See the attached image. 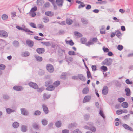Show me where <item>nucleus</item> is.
<instances>
[{
  "label": "nucleus",
  "mask_w": 133,
  "mask_h": 133,
  "mask_svg": "<svg viewBox=\"0 0 133 133\" xmlns=\"http://www.w3.org/2000/svg\"><path fill=\"white\" fill-rule=\"evenodd\" d=\"M113 62L112 59L111 58H106L103 62V64L108 66L111 65Z\"/></svg>",
  "instance_id": "f257e3e1"
},
{
  "label": "nucleus",
  "mask_w": 133,
  "mask_h": 133,
  "mask_svg": "<svg viewBox=\"0 0 133 133\" xmlns=\"http://www.w3.org/2000/svg\"><path fill=\"white\" fill-rule=\"evenodd\" d=\"M46 68L48 71L50 73H52L54 71L53 66L50 64H49L47 65Z\"/></svg>",
  "instance_id": "f03ea898"
},
{
  "label": "nucleus",
  "mask_w": 133,
  "mask_h": 133,
  "mask_svg": "<svg viewBox=\"0 0 133 133\" xmlns=\"http://www.w3.org/2000/svg\"><path fill=\"white\" fill-rule=\"evenodd\" d=\"M8 36L7 32L4 30H0V37L4 38H6Z\"/></svg>",
  "instance_id": "7ed1b4c3"
},
{
  "label": "nucleus",
  "mask_w": 133,
  "mask_h": 133,
  "mask_svg": "<svg viewBox=\"0 0 133 133\" xmlns=\"http://www.w3.org/2000/svg\"><path fill=\"white\" fill-rule=\"evenodd\" d=\"M16 28L19 29V30H22L26 32H30L31 33H33V32L32 31H31L30 30H29L28 29L26 28H23L21 27L18 26H16Z\"/></svg>",
  "instance_id": "20e7f679"
},
{
  "label": "nucleus",
  "mask_w": 133,
  "mask_h": 133,
  "mask_svg": "<svg viewBox=\"0 0 133 133\" xmlns=\"http://www.w3.org/2000/svg\"><path fill=\"white\" fill-rule=\"evenodd\" d=\"M20 110L21 113L23 115L27 116L29 114V112L27 110L24 108L21 109Z\"/></svg>",
  "instance_id": "39448f33"
},
{
  "label": "nucleus",
  "mask_w": 133,
  "mask_h": 133,
  "mask_svg": "<svg viewBox=\"0 0 133 133\" xmlns=\"http://www.w3.org/2000/svg\"><path fill=\"white\" fill-rule=\"evenodd\" d=\"M13 89L17 91H21L23 89V87L22 86H15L13 87Z\"/></svg>",
  "instance_id": "423d86ee"
},
{
  "label": "nucleus",
  "mask_w": 133,
  "mask_h": 133,
  "mask_svg": "<svg viewBox=\"0 0 133 133\" xmlns=\"http://www.w3.org/2000/svg\"><path fill=\"white\" fill-rule=\"evenodd\" d=\"M26 44L30 47H32L34 45V42L33 41L30 40H27L26 41Z\"/></svg>",
  "instance_id": "0eeeda50"
},
{
  "label": "nucleus",
  "mask_w": 133,
  "mask_h": 133,
  "mask_svg": "<svg viewBox=\"0 0 133 133\" xmlns=\"http://www.w3.org/2000/svg\"><path fill=\"white\" fill-rule=\"evenodd\" d=\"M28 85L30 87L35 89H36L38 88V86L37 84L36 83H33L32 82H31L29 83Z\"/></svg>",
  "instance_id": "6e6552de"
},
{
  "label": "nucleus",
  "mask_w": 133,
  "mask_h": 133,
  "mask_svg": "<svg viewBox=\"0 0 133 133\" xmlns=\"http://www.w3.org/2000/svg\"><path fill=\"white\" fill-rule=\"evenodd\" d=\"M122 126L126 130L131 131H133V129L131 127L125 124H122Z\"/></svg>",
  "instance_id": "1a4fd4ad"
},
{
  "label": "nucleus",
  "mask_w": 133,
  "mask_h": 133,
  "mask_svg": "<svg viewBox=\"0 0 133 133\" xmlns=\"http://www.w3.org/2000/svg\"><path fill=\"white\" fill-rule=\"evenodd\" d=\"M108 89L107 86H104L103 87L102 91V93L104 95H106L108 92Z\"/></svg>",
  "instance_id": "9d476101"
},
{
  "label": "nucleus",
  "mask_w": 133,
  "mask_h": 133,
  "mask_svg": "<svg viewBox=\"0 0 133 133\" xmlns=\"http://www.w3.org/2000/svg\"><path fill=\"white\" fill-rule=\"evenodd\" d=\"M78 76L80 80L84 82L86 80L85 77L82 74H79L78 75Z\"/></svg>",
  "instance_id": "9b49d317"
},
{
  "label": "nucleus",
  "mask_w": 133,
  "mask_h": 133,
  "mask_svg": "<svg viewBox=\"0 0 133 133\" xmlns=\"http://www.w3.org/2000/svg\"><path fill=\"white\" fill-rule=\"evenodd\" d=\"M91 98V97L90 96L88 95L85 96L83 101V103H85L89 102Z\"/></svg>",
  "instance_id": "f8f14e48"
},
{
  "label": "nucleus",
  "mask_w": 133,
  "mask_h": 133,
  "mask_svg": "<svg viewBox=\"0 0 133 133\" xmlns=\"http://www.w3.org/2000/svg\"><path fill=\"white\" fill-rule=\"evenodd\" d=\"M56 3L57 5L59 7H62L63 6V0H56Z\"/></svg>",
  "instance_id": "ddd939ff"
},
{
  "label": "nucleus",
  "mask_w": 133,
  "mask_h": 133,
  "mask_svg": "<svg viewBox=\"0 0 133 133\" xmlns=\"http://www.w3.org/2000/svg\"><path fill=\"white\" fill-rule=\"evenodd\" d=\"M36 52L39 54H42L45 51V50L43 48H39L36 50Z\"/></svg>",
  "instance_id": "4468645a"
},
{
  "label": "nucleus",
  "mask_w": 133,
  "mask_h": 133,
  "mask_svg": "<svg viewBox=\"0 0 133 133\" xmlns=\"http://www.w3.org/2000/svg\"><path fill=\"white\" fill-rule=\"evenodd\" d=\"M43 110L45 114H48L49 112L48 109L47 107L44 104L42 105Z\"/></svg>",
  "instance_id": "2eb2a0df"
},
{
  "label": "nucleus",
  "mask_w": 133,
  "mask_h": 133,
  "mask_svg": "<svg viewBox=\"0 0 133 133\" xmlns=\"http://www.w3.org/2000/svg\"><path fill=\"white\" fill-rule=\"evenodd\" d=\"M76 3H77L80 4V5H79L78 7V8L79 9H80L81 7H83L85 6V4L84 3L81 1L77 0L76 1Z\"/></svg>",
  "instance_id": "dca6fc26"
},
{
  "label": "nucleus",
  "mask_w": 133,
  "mask_h": 133,
  "mask_svg": "<svg viewBox=\"0 0 133 133\" xmlns=\"http://www.w3.org/2000/svg\"><path fill=\"white\" fill-rule=\"evenodd\" d=\"M125 91L126 92V95L127 96H129L131 95V91L130 89L129 88L125 89Z\"/></svg>",
  "instance_id": "f3484780"
},
{
  "label": "nucleus",
  "mask_w": 133,
  "mask_h": 133,
  "mask_svg": "<svg viewBox=\"0 0 133 133\" xmlns=\"http://www.w3.org/2000/svg\"><path fill=\"white\" fill-rule=\"evenodd\" d=\"M115 35H116L119 38L121 39V37L122 35V34L120 32V31L118 30L115 31Z\"/></svg>",
  "instance_id": "a211bd4d"
},
{
  "label": "nucleus",
  "mask_w": 133,
  "mask_h": 133,
  "mask_svg": "<svg viewBox=\"0 0 133 133\" xmlns=\"http://www.w3.org/2000/svg\"><path fill=\"white\" fill-rule=\"evenodd\" d=\"M21 131L23 132H24L27 131V127L25 125H22L21 126Z\"/></svg>",
  "instance_id": "6ab92c4d"
},
{
  "label": "nucleus",
  "mask_w": 133,
  "mask_h": 133,
  "mask_svg": "<svg viewBox=\"0 0 133 133\" xmlns=\"http://www.w3.org/2000/svg\"><path fill=\"white\" fill-rule=\"evenodd\" d=\"M3 98L5 100H9L10 98V97L9 95L6 94H4L3 96Z\"/></svg>",
  "instance_id": "aec40b11"
},
{
  "label": "nucleus",
  "mask_w": 133,
  "mask_h": 133,
  "mask_svg": "<svg viewBox=\"0 0 133 133\" xmlns=\"http://www.w3.org/2000/svg\"><path fill=\"white\" fill-rule=\"evenodd\" d=\"M77 125V124L76 123H72L69 125L68 128H72L76 127Z\"/></svg>",
  "instance_id": "412c9836"
},
{
  "label": "nucleus",
  "mask_w": 133,
  "mask_h": 133,
  "mask_svg": "<svg viewBox=\"0 0 133 133\" xmlns=\"http://www.w3.org/2000/svg\"><path fill=\"white\" fill-rule=\"evenodd\" d=\"M44 3L43 0H37V5L42 6Z\"/></svg>",
  "instance_id": "4be33fe9"
},
{
  "label": "nucleus",
  "mask_w": 133,
  "mask_h": 133,
  "mask_svg": "<svg viewBox=\"0 0 133 133\" xmlns=\"http://www.w3.org/2000/svg\"><path fill=\"white\" fill-rule=\"evenodd\" d=\"M45 14L48 16L51 17L53 15L54 13L51 11H48L45 12Z\"/></svg>",
  "instance_id": "5701e85b"
},
{
  "label": "nucleus",
  "mask_w": 133,
  "mask_h": 133,
  "mask_svg": "<svg viewBox=\"0 0 133 133\" xmlns=\"http://www.w3.org/2000/svg\"><path fill=\"white\" fill-rule=\"evenodd\" d=\"M55 89V87L52 85H50L47 87L46 90L48 91H53Z\"/></svg>",
  "instance_id": "b1692460"
},
{
  "label": "nucleus",
  "mask_w": 133,
  "mask_h": 133,
  "mask_svg": "<svg viewBox=\"0 0 133 133\" xmlns=\"http://www.w3.org/2000/svg\"><path fill=\"white\" fill-rule=\"evenodd\" d=\"M30 55V53L28 51L23 52L21 54V56L23 57H27Z\"/></svg>",
  "instance_id": "393cba45"
},
{
  "label": "nucleus",
  "mask_w": 133,
  "mask_h": 133,
  "mask_svg": "<svg viewBox=\"0 0 133 133\" xmlns=\"http://www.w3.org/2000/svg\"><path fill=\"white\" fill-rule=\"evenodd\" d=\"M66 22L67 24L70 25L72 24L73 21L72 20L69 18L66 19Z\"/></svg>",
  "instance_id": "a878e982"
},
{
  "label": "nucleus",
  "mask_w": 133,
  "mask_h": 133,
  "mask_svg": "<svg viewBox=\"0 0 133 133\" xmlns=\"http://www.w3.org/2000/svg\"><path fill=\"white\" fill-rule=\"evenodd\" d=\"M52 83L51 81H48L45 82V85L46 87H48L52 84Z\"/></svg>",
  "instance_id": "bb28decb"
},
{
  "label": "nucleus",
  "mask_w": 133,
  "mask_h": 133,
  "mask_svg": "<svg viewBox=\"0 0 133 133\" xmlns=\"http://www.w3.org/2000/svg\"><path fill=\"white\" fill-rule=\"evenodd\" d=\"M6 112L8 114H10L11 113L15 112V110L10 108H7L6 109Z\"/></svg>",
  "instance_id": "cd10ccee"
},
{
  "label": "nucleus",
  "mask_w": 133,
  "mask_h": 133,
  "mask_svg": "<svg viewBox=\"0 0 133 133\" xmlns=\"http://www.w3.org/2000/svg\"><path fill=\"white\" fill-rule=\"evenodd\" d=\"M43 98L44 99H47L49 98L51 96L50 94L48 95L46 93H44L43 95Z\"/></svg>",
  "instance_id": "c85d7f7f"
},
{
  "label": "nucleus",
  "mask_w": 133,
  "mask_h": 133,
  "mask_svg": "<svg viewBox=\"0 0 133 133\" xmlns=\"http://www.w3.org/2000/svg\"><path fill=\"white\" fill-rule=\"evenodd\" d=\"M13 44L15 47H18L19 46V43L17 41H14L13 42Z\"/></svg>",
  "instance_id": "c756f323"
},
{
  "label": "nucleus",
  "mask_w": 133,
  "mask_h": 133,
  "mask_svg": "<svg viewBox=\"0 0 133 133\" xmlns=\"http://www.w3.org/2000/svg\"><path fill=\"white\" fill-rule=\"evenodd\" d=\"M65 42L67 44H69L71 46H72L74 44V43L72 40L69 41L65 40Z\"/></svg>",
  "instance_id": "7c9ffc66"
},
{
  "label": "nucleus",
  "mask_w": 133,
  "mask_h": 133,
  "mask_svg": "<svg viewBox=\"0 0 133 133\" xmlns=\"http://www.w3.org/2000/svg\"><path fill=\"white\" fill-rule=\"evenodd\" d=\"M89 91V89L88 87H85L83 89L82 92L84 94L87 93Z\"/></svg>",
  "instance_id": "2f4dec72"
},
{
  "label": "nucleus",
  "mask_w": 133,
  "mask_h": 133,
  "mask_svg": "<svg viewBox=\"0 0 133 133\" xmlns=\"http://www.w3.org/2000/svg\"><path fill=\"white\" fill-rule=\"evenodd\" d=\"M121 106L123 108H126L128 106V103L127 102H123L122 103Z\"/></svg>",
  "instance_id": "473e14b6"
},
{
  "label": "nucleus",
  "mask_w": 133,
  "mask_h": 133,
  "mask_svg": "<svg viewBox=\"0 0 133 133\" xmlns=\"http://www.w3.org/2000/svg\"><path fill=\"white\" fill-rule=\"evenodd\" d=\"M55 125L57 127L59 128L61 125V121H59L55 123Z\"/></svg>",
  "instance_id": "72a5a7b5"
},
{
  "label": "nucleus",
  "mask_w": 133,
  "mask_h": 133,
  "mask_svg": "<svg viewBox=\"0 0 133 133\" xmlns=\"http://www.w3.org/2000/svg\"><path fill=\"white\" fill-rule=\"evenodd\" d=\"M74 34L76 36H77L78 38L81 37L82 36V35L81 34L77 31H75L74 32Z\"/></svg>",
  "instance_id": "f704fd0d"
},
{
  "label": "nucleus",
  "mask_w": 133,
  "mask_h": 133,
  "mask_svg": "<svg viewBox=\"0 0 133 133\" xmlns=\"http://www.w3.org/2000/svg\"><path fill=\"white\" fill-rule=\"evenodd\" d=\"M66 74L65 73H63L62 74L61 77V79H66Z\"/></svg>",
  "instance_id": "c9c22d12"
},
{
  "label": "nucleus",
  "mask_w": 133,
  "mask_h": 133,
  "mask_svg": "<svg viewBox=\"0 0 133 133\" xmlns=\"http://www.w3.org/2000/svg\"><path fill=\"white\" fill-rule=\"evenodd\" d=\"M41 43L47 46H49L51 45L50 43L49 42H41Z\"/></svg>",
  "instance_id": "e433bc0d"
},
{
  "label": "nucleus",
  "mask_w": 133,
  "mask_h": 133,
  "mask_svg": "<svg viewBox=\"0 0 133 133\" xmlns=\"http://www.w3.org/2000/svg\"><path fill=\"white\" fill-rule=\"evenodd\" d=\"M32 126L34 128L36 129H38L39 128V126L38 124L36 123H34L32 125Z\"/></svg>",
  "instance_id": "4c0bfd02"
},
{
  "label": "nucleus",
  "mask_w": 133,
  "mask_h": 133,
  "mask_svg": "<svg viewBox=\"0 0 133 133\" xmlns=\"http://www.w3.org/2000/svg\"><path fill=\"white\" fill-rule=\"evenodd\" d=\"M13 127L15 128H17L19 126V123L17 122H14L12 124Z\"/></svg>",
  "instance_id": "58836bf2"
},
{
  "label": "nucleus",
  "mask_w": 133,
  "mask_h": 133,
  "mask_svg": "<svg viewBox=\"0 0 133 133\" xmlns=\"http://www.w3.org/2000/svg\"><path fill=\"white\" fill-rule=\"evenodd\" d=\"M84 119L86 120H88L90 117V115L88 114H86L84 116Z\"/></svg>",
  "instance_id": "ea45409f"
},
{
  "label": "nucleus",
  "mask_w": 133,
  "mask_h": 133,
  "mask_svg": "<svg viewBox=\"0 0 133 133\" xmlns=\"http://www.w3.org/2000/svg\"><path fill=\"white\" fill-rule=\"evenodd\" d=\"M60 84V82L59 81H55L53 83V85L55 87H57Z\"/></svg>",
  "instance_id": "a19ab883"
},
{
  "label": "nucleus",
  "mask_w": 133,
  "mask_h": 133,
  "mask_svg": "<svg viewBox=\"0 0 133 133\" xmlns=\"http://www.w3.org/2000/svg\"><path fill=\"white\" fill-rule=\"evenodd\" d=\"M93 44L94 43L91 40H90L87 43L85 44V45L86 46H88Z\"/></svg>",
  "instance_id": "79ce46f5"
},
{
  "label": "nucleus",
  "mask_w": 133,
  "mask_h": 133,
  "mask_svg": "<svg viewBox=\"0 0 133 133\" xmlns=\"http://www.w3.org/2000/svg\"><path fill=\"white\" fill-rule=\"evenodd\" d=\"M35 57L37 61L41 62L42 60V58L40 56H36Z\"/></svg>",
  "instance_id": "37998d69"
},
{
  "label": "nucleus",
  "mask_w": 133,
  "mask_h": 133,
  "mask_svg": "<svg viewBox=\"0 0 133 133\" xmlns=\"http://www.w3.org/2000/svg\"><path fill=\"white\" fill-rule=\"evenodd\" d=\"M8 18V16L6 14H3L2 16V18L3 20H5L7 19Z\"/></svg>",
  "instance_id": "c03bdc74"
},
{
  "label": "nucleus",
  "mask_w": 133,
  "mask_h": 133,
  "mask_svg": "<svg viewBox=\"0 0 133 133\" xmlns=\"http://www.w3.org/2000/svg\"><path fill=\"white\" fill-rule=\"evenodd\" d=\"M42 124L44 126L46 125L47 124L48 121H47L45 119H43L42 121Z\"/></svg>",
  "instance_id": "a18cd8bd"
},
{
  "label": "nucleus",
  "mask_w": 133,
  "mask_h": 133,
  "mask_svg": "<svg viewBox=\"0 0 133 133\" xmlns=\"http://www.w3.org/2000/svg\"><path fill=\"white\" fill-rule=\"evenodd\" d=\"M41 114V112L39 110H37L34 112V114L35 115L38 116L40 115Z\"/></svg>",
  "instance_id": "49530a36"
},
{
  "label": "nucleus",
  "mask_w": 133,
  "mask_h": 133,
  "mask_svg": "<svg viewBox=\"0 0 133 133\" xmlns=\"http://www.w3.org/2000/svg\"><path fill=\"white\" fill-rule=\"evenodd\" d=\"M43 21L45 23H47L49 22V19L48 18L46 17H44L43 18Z\"/></svg>",
  "instance_id": "de8ad7c7"
},
{
  "label": "nucleus",
  "mask_w": 133,
  "mask_h": 133,
  "mask_svg": "<svg viewBox=\"0 0 133 133\" xmlns=\"http://www.w3.org/2000/svg\"><path fill=\"white\" fill-rule=\"evenodd\" d=\"M81 21L83 24H87L88 23V21L84 18H82L81 19Z\"/></svg>",
  "instance_id": "09e8293b"
},
{
  "label": "nucleus",
  "mask_w": 133,
  "mask_h": 133,
  "mask_svg": "<svg viewBox=\"0 0 133 133\" xmlns=\"http://www.w3.org/2000/svg\"><path fill=\"white\" fill-rule=\"evenodd\" d=\"M125 82L128 84H132V81H130L129 79H127L125 80Z\"/></svg>",
  "instance_id": "8fccbe9b"
},
{
  "label": "nucleus",
  "mask_w": 133,
  "mask_h": 133,
  "mask_svg": "<svg viewBox=\"0 0 133 133\" xmlns=\"http://www.w3.org/2000/svg\"><path fill=\"white\" fill-rule=\"evenodd\" d=\"M101 68L105 71H106L107 70V68L106 66L103 65L101 66Z\"/></svg>",
  "instance_id": "3c124183"
},
{
  "label": "nucleus",
  "mask_w": 133,
  "mask_h": 133,
  "mask_svg": "<svg viewBox=\"0 0 133 133\" xmlns=\"http://www.w3.org/2000/svg\"><path fill=\"white\" fill-rule=\"evenodd\" d=\"M125 100V99L123 97L119 98L118 99V101L119 102H121L124 101Z\"/></svg>",
  "instance_id": "603ef678"
},
{
  "label": "nucleus",
  "mask_w": 133,
  "mask_h": 133,
  "mask_svg": "<svg viewBox=\"0 0 133 133\" xmlns=\"http://www.w3.org/2000/svg\"><path fill=\"white\" fill-rule=\"evenodd\" d=\"M6 66L4 65L0 64V69L3 70L5 68Z\"/></svg>",
  "instance_id": "864d4df0"
},
{
  "label": "nucleus",
  "mask_w": 133,
  "mask_h": 133,
  "mask_svg": "<svg viewBox=\"0 0 133 133\" xmlns=\"http://www.w3.org/2000/svg\"><path fill=\"white\" fill-rule=\"evenodd\" d=\"M96 128L94 126L90 127V130L92 132H95L96 131Z\"/></svg>",
  "instance_id": "5fc2aeb1"
},
{
  "label": "nucleus",
  "mask_w": 133,
  "mask_h": 133,
  "mask_svg": "<svg viewBox=\"0 0 133 133\" xmlns=\"http://www.w3.org/2000/svg\"><path fill=\"white\" fill-rule=\"evenodd\" d=\"M86 41V38H81V43L83 44H85Z\"/></svg>",
  "instance_id": "6e6d98bb"
},
{
  "label": "nucleus",
  "mask_w": 133,
  "mask_h": 133,
  "mask_svg": "<svg viewBox=\"0 0 133 133\" xmlns=\"http://www.w3.org/2000/svg\"><path fill=\"white\" fill-rule=\"evenodd\" d=\"M87 74L88 78L89 79L90 78V77H91V75L90 71H87Z\"/></svg>",
  "instance_id": "4d7b16f0"
},
{
  "label": "nucleus",
  "mask_w": 133,
  "mask_h": 133,
  "mask_svg": "<svg viewBox=\"0 0 133 133\" xmlns=\"http://www.w3.org/2000/svg\"><path fill=\"white\" fill-rule=\"evenodd\" d=\"M68 54L70 55H76L75 52L72 51H69Z\"/></svg>",
  "instance_id": "13d9d810"
},
{
  "label": "nucleus",
  "mask_w": 133,
  "mask_h": 133,
  "mask_svg": "<svg viewBox=\"0 0 133 133\" xmlns=\"http://www.w3.org/2000/svg\"><path fill=\"white\" fill-rule=\"evenodd\" d=\"M29 24L30 25V26L31 27H33L34 28H36V25L34 23L32 22L30 23Z\"/></svg>",
  "instance_id": "bf43d9fd"
},
{
  "label": "nucleus",
  "mask_w": 133,
  "mask_h": 133,
  "mask_svg": "<svg viewBox=\"0 0 133 133\" xmlns=\"http://www.w3.org/2000/svg\"><path fill=\"white\" fill-rule=\"evenodd\" d=\"M50 5V3L49 2H47L44 4L43 7H44L48 8L49 7Z\"/></svg>",
  "instance_id": "052dcab7"
},
{
  "label": "nucleus",
  "mask_w": 133,
  "mask_h": 133,
  "mask_svg": "<svg viewBox=\"0 0 133 133\" xmlns=\"http://www.w3.org/2000/svg\"><path fill=\"white\" fill-rule=\"evenodd\" d=\"M103 49L104 52L105 53L108 52L109 51V49L108 48H105L104 46L103 48Z\"/></svg>",
  "instance_id": "680f3d73"
},
{
  "label": "nucleus",
  "mask_w": 133,
  "mask_h": 133,
  "mask_svg": "<svg viewBox=\"0 0 133 133\" xmlns=\"http://www.w3.org/2000/svg\"><path fill=\"white\" fill-rule=\"evenodd\" d=\"M37 9V7L35 6L32 8L31 9L30 11L31 12H35L36 11Z\"/></svg>",
  "instance_id": "e2e57ef3"
},
{
  "label": "nucleus",
  "mask_w": 133,
  "mask_h": 133,
  "mask_svg": "<svg viewBox=\"0 0 133 133\" xmlns=\"http://www.w3.org/2000/svg\"><path fill=\"white\" fill-rule=\"evenodd\" d=\"M99 114L101 116H102L103 118L104 119L105 118V116H104V114L103 113V111L101 110H100L99 111Z\"/></svg>",
  "instance_id": "0e129e2a"
},
{
  "label": "nucleus",
  "mask_w": 133,
  "mask_h": 133,
  "mask_svg": "<svg viewBox=\"0 0 133 133\" xmlns=\"http://www.w3.org/2000/svg\"><path fill=\"white\" fill-rule=\"evenodd\" d=\"M91 68L93 71L94 72L97 70V67L96 65H92Z\"/></svg>",
  "instance_id": "69168bd1"
},
{
  "label": "nucleus",
  "mask_w": 133,
  "mask_h": 133,
  "mask_svg": "<svg viewBox=\"0 0 133 133\" xmlns=\"http://www.w3.org/2000/svg\"><path fill=\"white\" fill-rule=\"evenodd\" d=\"M73 133H82L81 131H80L78 129H77L74 130L73 131Z\"/></svg>",
  "instance_id": "338daca9"
},
{
  "label": "nucleus",
  "mask_w": 133,
  "mask_h": 133,
  "mask_svg": "<svg viewBox=\"0 0 133 133\" xmlns=\"http://www.w3.org/2000/svg\"><path fill=\"white\" fill-rule=\"evenodd\" d=\"M122 110H118L116 111V114L118 115H120L122 113Z\"/></svg>",
  "instance_id": "774afa93"
}]
</instances>
